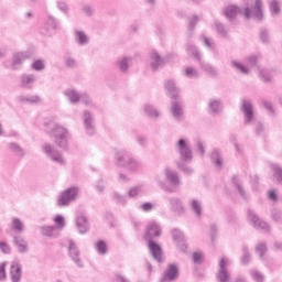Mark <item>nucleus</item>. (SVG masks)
<instances>
[{"mask_svg": "<svg viewBox=\"0 0 282 282\" xmlns=\"http://www.w3.org/2000/svg\"><path fill=\"white\" fill-rule=\"evenodd\" d=\"M237 14H241L245 19H253V21H263V1L254 0L250 7L239 8L237 6H229L225 10L227 19H235Z\"/></svg>", "mask_w": 282, "mask_h": 282, "instance_id": "1", "label": "nucleus"}, {"mask_svg": "<svg viewBox=\"0 0 282 282\" xmlns=\"http://www.w3.org/2000/svg\"><path fill=\"white\" fill-rule=\"evenodd\" d=\"M44 131L50 135V138L54 139V142L59 149L67 150L69 144V130L67 128L54 122L46 121L44 122Z\"/></svg>", "mask_w": 282, "mask_h": 282, "instance_id": "2", "label": "nucleus"}, {"mask_svg": "<svg viewBox=\"0 0 282 282\" xmlns=\"http://www.w3.org/2000/svg\"><path fill=\"white\" fill-rule=\"evenodd\" d=\"M160 235H162V227H160L155 221L150 223L147 228L145 239L149 241L148 248L152 259L158 263H162V247L153 242V239H155V237H160Z\"/></svg>", "mask_w": 282, "mask_h": 282, "instance_id": "3", "label": "nucleus"}, {"mask_svg": "<svg viewBox=\"0 0 282 282\" xmlns=\"http://www.w3.org/2000/svg\"><path fill=\"white\" fill-rule=\"evenodd\" d=\"M115 158L118 166H121L122 169H127L132 173H138V171L142 169V163L133 159L131 154L126 150L117 151Z\"/></svg>", "mask_w": 282, "mask_h": 282, "instance_id": "4", "label": "nucleus"}, {"mask_svg": "<svg viewBox=\"0 0 282 282\" xmlns=\"http://www.w3.org/2000/svg\"><path fill=\"white\" fill-rule=\"evenodd\" d=\"M176 151L180 155L181 162H193V150L184 139H180L176 143Z\"/></svg>", "mask_w": 282, "mask_h": 282, "instance_id": "5", "label": "nucleus"}, {"mask_svg": "<svg viewBox=\"0 0 282 282\" xmlns=\"http://www.w3.org/2000/svg\"><path fill=\"white\" fill-rule=\"evenodd\" d=\"M43 152L45 153L46 158L52 160V162H55L56 164H59L63 166L65 164V159L63 158V154L54 145L50 143H44L42 145Z\"/></svg>", "mask_w": 282, "mask_h": 282, "instance_id": "6", "label": "nucleus"}, {"mask_svg": "<svg viewBox=\"0 0 282 282\" xmlns=\"http://www.w3.org/2000/svg\"><path fill=\"white\" fill-rule=\"evenodd\" d=\"M230 260L228 258L220 259L218 263V272L216 273V279L218 282H230Z\"/></svg>", "mask_w": 282, "mask_h": 282, "instance_id": "7", "label": "nucleus"}, {"mask_svg": "<svg viewBox=\"0 0 282 282\" xmlns=\"http://www.w3.org/2000/svg\"><path fill=\"white\" fill-rule=\"evenodd\" d=\"M76 195H78V187H69L65 189L57 198V206H69V204L76 199Z\"/></svg>", "mask_w": 282, "mask_h": 282, "instance_id": "8", "label": "nucleus"}, {"mask_svg": "<svg viewBox=\"0 0 282 282\" xmlns=\"http://www.w3.org/2000/svg\"><path fill=\"white\" fill-rule=\"evenodd\" d=\"M180 276V267L175 263H169L164 270L160 282H173Z\"/></svg>", "mask_w": 282, "mask_h": 282, "instance_id": "9", "label": "nucleus"}, {"mask_svg": "<svg viewBox=\"0 0 282 282\" xmlns=\"http://www.w3.org/2000/svg\"><path fill=\"white\" fill-rule=\"evenodd\" d=\"M248 221L252 224L257 230H262L263 232H270V225L264 220H261L259 216L252 210H248Z\"/></svg>", "mask_w": 282, "mask_h": 282, "instance_id": "10", "label": "nucleus"}, {"mask_svg": "<svg viewBox=\"0 0 282 282\" xmlns=\"http://www.w3.org/2000/svg\"><path fill=\"white\" fill-rule=\"evenodd\" d=\"M241 111L245 116V124H251V122H254V106H252L250 100L243 99L241 101Z\"/></svg>", "mask_w": 282, "mask_h": 282, "instance_id": "11", "label": "nucleus"}, {"mask_svg": "<svg viewBox=\"0 0 282 282\" xmlns=\"http://www.w3.org/2000/svg\"><path fill=\"white\" fill-rule=\"evenodd\" d=\"M68 256L74 261L77 268H83V260H80V250L74 240H68Z\"/></svg>", "mask_w": 282, "mask_h": 282, "instance_id": "12", "label": "nucleus"}, {"mask_svg": "<svg viewBox=\"0 0 282 282\" xmlns=\"http://www.w3.org/2000/svg\"><path fill=\"white\" fill-rule=\"evenodd\" d=\"M82 120L88 135H94L96 133V126L94 124V115L89 110H85L82 115Z\"/></svg>", "mask_w": 282, "mask_h": 282, "instance_id": "13", "label": "nucleus"}, {"mask_svg": "<svg viewBox=\"0 0 282 282\" xmlns=\"http://www.w3.org/2000/svg\"><path fill=\"white\" fill-rule=\"evenodd\" d=\"M148 65L152 72H156V69H160L162 65H164V58L160 56V53L156 51L150 52L149 58H148Z\"/></svg>", "mask_w": 282, "mask_h": 282, "instance_id": "14", "label": "nucleus"}, {"mask_svg": "<svg viewBox=\"0 0 282 282\" xmlns=\"http://www.w3.org/2000/svg\"><path fill=\"white\" fill-rule=\"evenodd\" d=\"M29 58H32V53L30 52L14 53L12 56L13 69H19V67H21V65H23V63H25V61H28Z\"/></svg>", "mask_w": 282, "mask_h": 282, "instance_id": "15", "label": "nucleus"}, {"mask_svg": "<svg viewBox=\"0 0 282 282\" xmlns=\"http://www.w3.org/2000/svg\"><path fill=\"white\" fill-rule=\"evenodd\" d=\"M221 109H224V106L221 105V100L217 98H212L208 101L207 110L210 116H218V113H221Z\"/></svg>", "mask_w": 282, "mask_h": 282, "instance_id": "16", "label": "nucleus"}, {"mask_svg": "<svg viewBox=\"0 0 282 282\" xmlns=\"http://www.w3.org/2000/svg\"><path fill=\"white\" fill-rule=\"evenodd\" d=\"M171 113L174 120H184V108L182 107V104L178 100L172 101Z\"/></svg>", "mask_w": 282, "mask_h": 282, "instance_id": "17", "label": "nucleus"}, {"mask_svg": "<svg viewBox=\"0 0 282 282\" xmlns=\"http://www.w3.org/2000/svg\"><path fill=\"white\" fill-rule=\"evenodd\" d=\"M41 230V235H43L44 237H48L50 239H56L57 237L61 236V231L57 230L56 227L54 226H42L40 227Z\"/></svg>", "mask_w": 282, "mask_h": 282, "instance_id": "18", "label": "nucleus"}, {"mask_svg": "<svg viewBox=\"0 0 282 282\" xmlns=\"http://www.w3.org/2000/svg\"><path fill=\"white\" fill-rule=\"evenodd\" d=\"M21 274H22L21 263H19V261H13L10 268L11 281L12 282L21 281Z\"/></svg>", "mask_w": 282, "mask_h": 282, "instance_id": "19", "label": "nucleus"}, {"mask_svg": "<svg viewBox=\"0 0 282 282\" xmlns=\"http://www.w3.org/2000/svg\"><path fill=\"white\" fill-rule=\"evenodd\" d=\"M76 226L80 235L89 232V221H87V217H85L84 215L76 217Z\"/></svg>", "mask_w": 282, "mask_h": 282, "instance_id": "20", "label": "nucleus"}, {"mask_svg": "<svg viewBox=\"0 0 282 282\" xmlns=\"http://www.w3.org/2000/svg\"><path fill=\"white\" fill-rule=\"evenodd\" d=\"M165 180L172 185V186H180V176L177 175V172L166 167L164 170Z\"/></svg>", "mask_w": 282, "mask_h": 282, "instance_id": "21", "label": "nucleus"}, {"mask_svg": "<svg viewBox=\"0 0 282 282\" xmlns=\"http://www.w3.org/2000/svg\"><path fill=\"white\" fill-rule=\"evenodd\" d=\"M64 96H66L67 100L70 105H78L80 102V93H78L74 88H68L64 91Z\"/></svg>", "mask_w": 282, "mask_h": 282, "instance_id": "22", "label": "nucleus"}, {"mask_svg": "<svg viewBox=\"0 0 282 282\" xmlns=\"http://www.w3.org/2000/svg\"><path fill=\"white\" fill-rule=\"evenodd\" d=\"M165 89L169 91L173 100H177V96H180V88L175 85V80L167 79L165 82Z\"/></svg>", "mask_w": 282, "mask_h": 282, "instance_id": "23", "label": "nucleus"}, {"mask_svg": "<svg viewBox=\"0 0 282 282\" xmlns=\"http://www.w3.org/2000/svg\"><path fill=\"white\" fill-rule=\"evenodd\" d=\"M13 243H14V246H17L18 252H20L21 254H25V252H28V250H29L28 241H25V239L23 237L14 236Z\"/></svg>", "mask_w": 282, "mask_h": 282, "instance_id": "24", "label": "nucleus"}, {"mask_svg": "<svg viewBox=\"0 0 282 282\" xmlns=\"http://www.w3.org/2000/svg\"><path fill=\"white\" fill-rule=\"evenodd\" d=\"M19 102H24L25 105H39L41 102V96L39 95H21L18 96Z\"/></svg>", "mask_w": 282, "mask_h": 282, "instance_id": "25", "label": "nucleus"}, {"mask_svg": "<svg viewBox=\"0 0 282 282\" xmlns=\"http://www.w3.org/2000/svg\"><path fill=\"white\" fill-rule=\"evenodd\" d=\"M144 193H147V186H144V184H139L129 188L128 197H138L139 195H144Z\"/></svg>", "mask_w": 282, "mask_h": 282, "instance_id": "26", "label": "nucleus"}, {"mask_svg": "<svg viewBox=\"0 0 282 282\" xmlns=\"http://www.w3.org/2000/svg\"><path fill=\"white\" fill-rule=\"evenodd\" d=\"M8 149L17 158H25V150L19 143L11 142L8 144Z\"/></svg>", "mask_w": 282, "mask_h": 282, "instance_id": "27", "label": "nucleus"}, {"mask_svg": "<svg viewBox=\"0 0 282 282\" xmlns=\"http://www.w3.org/2000/svg\"><path fill=\"white\" fill-rule=\"evenodd\" d=\"M169 202L174 213H176L177 215H182V213H184V205H182V200L180 198L171 197Z\"/></svg>", "mask_w": 282, "mask_h": 282, "instance_id": "28", "label": "nucleus"}, {"mask_svg": "<svg viewBox=\"0 0 282 282\" xmlns=\"http://www.w3.org/2000/svg\"><path fill=\"white\" fill-rule=\"evenodd\" d=\"M186 52L188 56H193L196 61H202V53H199V50H197V46L195 44L188 42L186 44Z\"/></svg>", "mask_w": 282, "mask_h": 282, "instance_id": "29", "label": "nucleus"}, {"mask_svg": "<svg viewBox=\"0 0 282 282\" xmlns=\"http://www.w3.org/2000/svg\"><path fill=\"white\" fill-rule=\"evenodd\" d=\"M281 0H269V10L272 17L281 14Z\"/></svg>", "mask_w": 282, "mask_h": 282, "instance_id": "30", "label": "nucleus"}, {"mask_svg": "<svg viewBox=\"0 0 282 282\" xmlns=\"http://www.w3.org/2000/svg\"><path fill=\"white\" fill-rule=\"evenodd\" d=\"M200 68L203 69V72H206V74H208V76H217V68H215L213 65L205 63L204 61H198Z\"/></svg>", "mask_w": 282, "mask_h": 282, "instance_id": "31", "label": "nucleus"}, {"mask_svg": "<svg viewBox=\"0 0 282 282\" xmlns=\"http://www.w3.org/2000/svg\"><path fill=\"white\" fill-rule=\"evenodd\" d=\"M183 75L186 76V78H199V70L193 66H184Z\"/></svg>", "mask_w": 282, "mask_h": 282, "instance_id": "32", "label": "nucleus"}, {"mask_svg": "<svg viewBox=\"0 0 282 282\" xmlns=\"http://www.w3.org/2000/svg\"><path fill=\"white\" fill-rule=\"evenodd\" d=\"M118 69L122 72V74H127L129 72V58L128 57H120L117 59L116 63Z\"/></svg>", "mask_w": 282, "mask_h": 282, "instance_id": "33", "label": "nucleus"}, {"mask_svg": "<svg viewBox=\"0 0 282 282\" xmlns=\"http://www.w3.org/2000/svg\"><path fill=\"white\" fill-rule=\"evenodd\" d=\"M75 41L79 45H87L89 43V37L83 31L76 30L75 31Z\"/></svg>", "mask_w": 282, "mask_h": 282, "instance_id": "34", "label": "nucleus"}, {"mask_svg": "<svg viewBox=\"0 0 282 282\" xmlns=\"http://www.w3.org/2000/svg\"><path fill=\"white\" fill-rule=\"evenodd\" d=\"M36 82V76L34 75H22L21 85L22 87H28L32 89V84Z\"/></svg>", "mask_w": 282, "mask_h": 282, "instance_id": "35", "label": "nucleus"}, {"mask_svg": "<svg viewBox=\"0 0 282 282\" xmlns=\"http://www.w3.org/2000/svg\"><path fill=\"white\" fill-rule=\"evenodd\" d=\"M210 160L213 164H215L216 169H220L224 162L221 161V154L218 152V150H214L210 153Z\"/></svg>", "mask_w": 282, "mask_h": 282, "instance_id": "36", "label": "nucleus"}, {"mask_svg": "<svg viewBox=\"0 0 282 282\" xmlns=\"http://www.w3.org/2000/svg\"><path fill=\"white\" fill-rule=\"evenodd\" d=\"M143 111L145 116H149V118H160V111H158V109L151 105H144Z\"/></svg>", "mask_w": 282, "mask_h": 282, "instance_id": "37", "label": "nucleus"}, {"mask_svg": "<svg viewBox=\"0 0 282 282\" xmlns=\"http://www.w3.org/2000/svg\"><path fill=\"white\" fill-rule=\"evenodd\" d=\"M59 22L56 18L50 15L45 21L44 28L45 30H58Z\"/></svg>", "mask_w": 282, "mask_h": 282, "instance_id": "38", "label": "nucleus"}, {"mask_svg": "<svg viewBox=\"0 0 282 282\" xmlns=\"http://www.w3.org/2000/svg\"><path fill=\"white\" fill-rule=\"evenodd\" d=\"M231 67H234V69H236L237 72H239V74H250V67L237 62V61H231Z\"/></svg>", "mask_w": 282, "mask_h": 282, "instance_id": "39", "label": "nucleus"}, {"mask_svg": "<svg viewBox=\"0 0 282 282\" xmlns=\"http://www.w3.org/2000/svg\"><path fill=\"white\" fill-rule=\"evenodd\" d=\"M189 206L196 217H202V203L197 199H192L189 202Z\"/></svg>", "mask_w": 282, "mask_h": 282, "instance_id": "40", "label": "nucleus"}, {"mask_svg": "<svg viewBox=\"0 0 282 282\" xmlns=\"http://www.w3.org/2000/svg\"><path fill=\"white\" fill-rule=\"evenodd\" d=\"M271 171H273V178L278 182V184H282V169L279 164H272Z\"/></svg>", "mask_w": 282, "mask_h": 282, "instance_id": "41", "label": "nucleus"}, {"mask_svg": "<svg viewBox=\"0 0 282 282\" xmlns=\"http://www.w3.org/2000/svg\"><path fill=\"white\" fill-rule=\"evenodd\" d=\"M259 78L263 80V83H270L272 80V73L265 68L260 69Z\"/></svg>", "mask_w": 282, "mask_h": 282, "instance_id": "42", "label": "nucleus"}, {"mask_svg": "<svg viewBox=\"0 0 282 282\" xmlns=\"http://www.w3.org/2000/svg\"><path fill=\"white\" fill-rule=\"evenodd\" d=\"M95 249L98 254L104 256L107 252V242L105 240H99L95 243Z\"/></svg>", "mask_w": 282, "mask_h": 282, "instance_id": "43", "label": "nucleus"}, {"mask_svg": "<svg viewBox=\"0 0 282 282\" xmlns=\"http://www.w3.org/2000/svg\"><path fill=\"white\" fill-rule=\"evenodd\" d=\"M24 228L25 227L23 226V223L21 221V219L19 218L12 219V230H14V232H23Z\"/></svg>", "mask_w": 282, "mask_h": 282, "instance_id": "44", "label": "nucleus"}, {"mask_svg": "<svg viewBox=\"0 0 282 282\" xmlns=\"http://www.w3.org/2000/svg\"><path fill=\"white\" fill-rule=\"evenodd\" d=\"M251 279L256 282H265V275L258 270L250 271Z\"/></svg>", "mask_w": 282, "mask_h": 282, "instance_id": "45", "label": "nucleus"}, {"mask_svg": "<svg viewBox=\"0 0 282 282\" xmlns=\"http://www.w3.org/2000/svg\"><path fill=\"white\" fill-rule=\"evenodd\" d=\"M232 182H234L239 195H241L243 198H246V191H243V185H242L241 181L239 180V177L234 176Z\"/></svg>", "mask_w": 282, "mask_h": 282, "instance_id": "46", "label": "nucleus"}, {"mask_svg": "<svg viewBox=\"0 0 282 282\" xmlns=\"http://www.w3.org/2000/svg\"><path fill=\"white\" fill-rule=\"evenodd\" d=\"M55 221V228H57V230L61 232V230H63V228H65V217H63L62 215H57L54 218Z\"/></svg>", "mask_w": 282, "mask_h": 282, "instance_id": "47", "label": "nucleus"}, {"mask_svg": "<svg viewBox=\"0 0 282 282\" xmlns=\"http://www.w3.org/2000/svg\"><path fill=\"white\" fill-rule=\"evenodd\" d=\"M215 28L217 30V34L221 37V39H226L228 31H226V28H224V24H221L219 21L215 22Z\"/></svg>", "mask_w": 282, "mask_h": 282, "instance_id": "48", "label": "nucleus"}, {"mask_svg": "<svg viewBox=\"0 0 282 282\" xmlns=\"http://www.w3.org/2000/svg\"><path fill=\"white\" fill-rule=\"evenodd\" d=\"M172 238L175 241V243H177L180 241H184V239H185L184 232H182V230H180V229H173L172 230Z\"/></svg>", "mask_w": 282, "mask_h": 282, "instance_id": "49", "label": "nucleus"}, {"mask_svg": "<svg viewBox=\"0 0 282 282\" xmlns=\"http://www.w3.org/2000/svg\"><path fill=\"white\" fill-rule=\"evenodd\" d=\"M256 252L259 254L260 259H263V254L268 252V246L263 242L258 243L256 247Z\"/></svg>", "mask_w": 282, "mask_h": 282, "instance_id": "50", "label": "nucleus"}, {"mask_svg": "<svg viewBox=\"0 0 282 282\" xmlns=\"http://www.w3.org/2000/svg\"><path fill=\"white\" fill-rule=\"evenodd\" d=\"M197 23H199V17L198 15H191L188 18V30H189V32H193V30H195V25H197Z\"/></svg>", "mask_w": 282, "mask_h": 282, "instance_id": "51", "label": "nucleus"}, {"mask_svg": "<svg viewBox=\"0 0 282 282\" xmlns=\"http://www.w3.org/2000/svg\"><path fill=\"white\" fill-rule=\"evenodd\" d=\"M257 63H259V57L257 55H250L246 58L247 67H257Z\"/></svg>", "mask_w": 282, "mask_h": 282, "instance_id": "52", "label": "nucleus"}, {"mask_svg": "<svg viewBox=\"0 0 282 282\" xmlns=\"http://www.w3.org/2000/svg\"><path fill=\"white\" fill-rule=\"evenodd\" d=\"M79 100H82L87 107H91V105H94V101H91V97H89L87 93H80Z\"/></svg>", "mask_w": 282, "mask_h": 282, "instance_id": "53", "label": "nucleus"}, {"mask_svg": "<svg viewBox=\"0 0 282 282\" xmlns=\"http://www.w3.org/2000/svg\"><path fill=\"white\" fill-rule=\"evenodd\" d=\"M32 69L35 72H43L45 69V63L42 59H36L32 63Z\"/></svg>", "mask_w": 282, "mask_h": 282, "instance_id": "54", "label": "nucleus"}, {"mask_svg": "<svg viewBox=\"0 0 282 282\" xmlns=\"http://www.w3.org/2000/svg\"><path fill=\"white\" fill-rule=\"evenodd\" d=\"M241 263L243 265H246L247 263H250V251L248 250V247L242 248Z\"/></svg>", "mask_w": 282, "mask_h": 282, "instance_id": "55", "label": "nucleus"}, {"mask_svg": "<svg viewBox=\"0 0 282 282\" xmlns=\"http://www.w3.org/2000/svg\"><path fill=\"white\" fill-rule=\"evenodd\" d=\"M200 41L205 47H208V50H213L215 47V42L210 41V39L206 37V35H202Z\"/></svg>", "mask_w": 282, "mask_h": 282, "instance_id": "56", "label": "nucleus"}, {"mask_svg": "<svg viewBox=\"0 0 282 282\" xmlns=\"http://www.w3.org/2000/svg\"><path fill=\"white\" fill-rule=\"evenodd\" d=\"M57 8L63 14H69V7L64 1H58Z\"/></svg>", "mask_w": 282, "mask_h": 282, "instance_id": "57", "label": "nucleus"}, {"mask_svg": "<svg viewBox=\"0 0 282 282\" xmlns=\"http://www.w3.org/2000/svg\"><path fill=\"white\" fill-rule=\"evenodd\" d=\"M140 210L143 213H151V210L154 208L153 203H143L139 206Z\"/></svg>", "mask_w": 282, "mask_h": 282, "instance_id": "58", "label": "nucleus"}, {"mask_svg": "<svg viewBox=\"0 0 282 282\" xmlns=\"http://www.w3.org/2000/svg\"><path fill=\"white\" fill-rule=\"evenodd\" d=\"M271 217L273 221H276L278 224H281L282 221V212L274 209L271 214Z\"/></svg>", "mask_w": 282, "mask_h": 282, "instance_id": "59", "label": "nucleus"}, {"mask_svg": "<svg viewBox=\"0 0 282 282\" xmlns=\"http://www.w3.org/2000/svg\"><path fill=\"white\" fill-rule=\"evenodd\" d=\"M176 248L180 250V252H186V250H188V246H186V239L176 242Z\"/></svg>", "mask_w": 282, "mask_h": 282, "instance_id": "60", "label": "nucleus"}, {"mask_svg": "<svg viewBox=\"0 0 282 282\" xmlns=\"http://www.w3.org/2000/svg\"><path fill=\"white\" fill-rule=\"evenodd\" d=\"M263 107H264V109H267V111H269L270 116H275L276 111L274 110L272 102L263 101Z\"/></svg>", "mask_w": 282, "mask_h": 282, "instance_id": "61", "label": "nucleus"}, {"mask_svg": "<svg viewBox=\"0 0 282 282\" xmlns=\"http://www.w3.org/2000/svg\"><path fill=\"white\" fill-rule=\"evenodd\" d=\"M260 39H261L262 43H268L270 41L268 29H262L260 31Z\"/></svg>", "mask_w": 282, "mask_h": 282, "instance_id": "62", "label": "nucleus"}, {"mask_svg": "<svg viewBox=\"0 0 282 282\" xmlns=\"http://www.w3.org/2000/svg\"><path fill=\"white\" fill-rule=\"evenodd\" d=\"M8 265V262H0V281H6V267Z\"/></svg>", "mask_w": 282, "mask_h": 282, "instance_id": "63", "label": "nucleus"}, {"mask_svg": "<svg viewBox=\"0 0 282 282\" xmlns=\"http://www.w3.org/2000/svg\"><path fill=\"white\" fill-rule=\"evenodd\" d=\"M204 258V254L202 252H194L192 256L193 263H202V259Z\"/></svg>", "mask_w": 282, "mask_h": 282, "instance_id": "64", "label": "nucleus"}]
</instances>
